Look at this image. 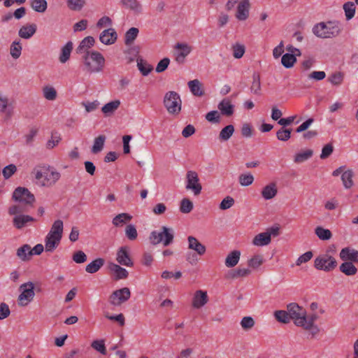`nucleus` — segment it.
I'll return each mask as SVG.
<instances>
[{
  "label": "nucleus",
  "instance_id": "79ce46f5",
  "mask_svg": "<svg viewBox=\"0 0 358 358\" xmlns=\"http://www.w3.org/2000/svg\"><path fill=\"white\" fill-rule=\"evenodd\" d=\"M313 154V152L310 149L302 150L295 155L294 162L296 164L303 163L310 159Z\"/></svg>",
  "mask_w": 358,
  "mask_h": 358
},
{
  "label": "nucleus",
  "instance_id": "c03bdc74",
  "mask_svg": "<svg viewBox=\"0 0 358 358\" xmlns=\"http://www.w3.org/2000/svg\"><path fill=\"white\" fill-rule=\"evenodd\" d=\"M105 141L106 136L104 135H99L95 138L92 148V152L94 154L100 152L103 148Z\"/></svg>",
  "mask_w": 358,
  "mask_h": 358
},
{
  "label": "nucleus",
  "instance_id": "c9c22d12",
  "mask_svg": "<svg viewBox=\"0 0 358 358\" xmlns=\"http://www.w3.org/2000/svg\"><path fill=\"white\" fill-rule=\"evenodd\" d=\"M353 263L354 262H344L339 266L340 271L348 276L355 275L357 272V269Z\"/></svg>",
  "mask_w": 358,
  "mask_h": 358
},
{
  "label": "nucleus",
  "instance_id": "a19ab883",
  "mask_svg": "<svg viewBox=\"0 0 358 358\" xmlns=\"http://www.w3.org/2000/svg\"><path fill=\"white\" fill-rule=\"evenodd\" d=\"M354 176V173L352 170L348 169L345 171L341 175V180L343 182V185L345 189L351 188L354 183L352 180V178Z\"/></svg>",
  "mask_w": 358,
  "mask_h": 358
},
{
  "label": "nucleus",
  "instance_id": "393cba45",
  "mask_svg": "<svg viewBox=\"0 0 358 358\" xmlns=\"http://www.w3.org/2000/svg\"><path fill=\"white\" fill-rule=\"evenodd\" d=\"M241 251L234 250L230 252L226 257L224 265L227 268H234L239 262L241 258Z\"/></svg>",
  "mask_w": 358,
  "mask_h": 358
},
{
  "label": "nucleus",
  "instance_id": "aec40b11",
  "mask_svg": "<svg viewBox=\"0 0 358 358\" xmlns=\"http://www.w3.org/2000/svg\"><path fill=\"white\" fill-rule=\"evenodd\" d=\"M339 257L343 262H358V250L346 247L343 248L339 254Z\"/></svg>",
  "mask_w": 358,
  "mask_h": 358
},
{
  "label": "nucleus",
  "instance_id": "a18cd8bd",
  "mask_svg": "<svg viewBox=\"0 0 358 358\" xmlns=\"http://www.w3.org/2000/svg\"><path fill=\"white\" fill-rule=\"evenodd\" d=\"M343 10L347 20L352 19L355 14L356 7L353 2L348 1L343 4Z\"/></svg>",
  "mask_w": 358,
  "mask_h": 358
},
{
  "label": "nucleus",
  "instance_id": "9d476101",
  "mask_svg": "<svg viewBox=\"0 0 358 358\" xmlns=\"http://www.w3.org/2000/svg\"><path fill=\"white\" fill-rule=\"evenodd\" d=\"M287 311L290 320H292L296 326L301 327L303 318L306 316V310L296 303H291L287 305Z\"/></svg>",
  "mask_w": 358,
  "mask_h": 358
},
{
  "label": "nucleus",
  "instance_id": "ea45409f",
  "mask_svg": "<svg viewBox=\"0 0 358 358\" xmlns=\"http://www.w3.org/2000/svg\"><path fill=\"white\" fill-rule=\"evenodd\" d=\"M22 50V45L19 40H15L12 42L10 46V54L14 59H18Z\"/></svg>",
  "mask_w": 358,
  "mask_h": 358
},
{
  "label": "nucleus",
  "instance_id": "dca6fc26",
  "mask_svg": "<svg viewBox=\"0 0 358 358\" xmlns=\"http://www.w3.org/2000/svg\"><path fill=\"white\" fill-rule=\"evenodd\" d=\"M13 106L8 96L0 90V115H5L10 117L13 113Z\"/></svg>",
  "mask_w": 358,
  "mask_h": 358
},
{
  "label": "nucleus",
  "instance_id": "338daca9",
  "mask_svg": "<svg viewBox=\"0 0 358 358\" xmlns=\"http://www.w3.org/2000/svg\"><path fill=\"white\" fill-rule=\"evenodd\" d=\"M277 138L282 141H287L291 137V130L281 128L276 133Z\"/></svg>",
  "mask_w": 358,
  "mask_h": 358
},
{
  "label": "nucleus",
  "instance_id": "5fc2aeb1",
  "mask_svg": "<svg viewBox=\"0 0 358 358\" xmlns=\"http://www.w3.org/2000/svg\"><path fill=\"white\" fill-rule=\"evenodd\" d=\"M231 50L234 57L240 59L243 56L245 52V47L243 44L236 43L232 45Z\"/></svg>",
  "mask_w": 358,
  "mask_h": 358
},
{
  "label": "nucleus",
  "instance_id": "39448f33",
  "mask_svg": "<svg viewBox=\"0 0 358 358\" xmlns=\"http://www.w3.org/2000/svg\"><path fill=\"white\" fill-rule=\"evenodd\" d=\"M164 105L168 113L178 115L182 108V100L178 93L174 91L166 92L164 97Z\"/></svg>",
  "mask_w": 358,
  "mask_h": 358
},
{
  "label": "nucleus",
  "instance_id": "2eb2a0df",
  "mask_svg": "<svg viewBox=\"0 0 358 358\" xmlns=\"http://www.w3.org/2000/svg\"><path fill=\"white\" fill-rule=\"evenodd\" d=\"M116 261L121 265L131 267L134 263L129 255V248L127 246L120 247L116 254Z\"/></svg>",
  "mask_w": 358,
  "mask_h": 358
},
{
  "label": "nucleus",
  "instance_id": "69168bd1",
  "mask_svg": "<svg viewBox=\"0 0 358 358\" xmlns=\"http://www.w3.org/2000/svg\"><path fill=\"white\" fill-rule=\"evenodd\" d=\"M234 203V199L231 196H227L222 199L220 203L219 208L220 210H225L232 207Z\"/></svg>",
  "mask_w": 358,
  "mask_h": 358
},
{
  "label": "nucleus",
  "instance_id": "2f4dec72",
  "mask_svg": "<svg viewBox=\"0 0 358 358\" xmlns=\"http://www.w3.org/2000/svg\"><path fill=\"white\" fill-rule=\"evenodd\" d=\"M187 85L191 92L194 96H201L203 95L204 92L202 89V84L199 80L195 79L193 80H190L188 82Z\"/></svg>",
  "mask_w": 358,
  "mask_h": 358
},
{
  "label": "nucleus",
  "instance_id": "052dcab7",
  "mask_svg": "<svg viewBox=\"0 0 358 358\" xmlns=\"http://www.w3.org/2000/svg\"><path fill=\"white\" fill-rule=\"evenodd\" d=\"M251 92L255 94H259L261 92L260 77L259 75H253V80L250 87Z\"/></svg>",
  "mask_w": 358,
  "mask_h": 358
},
{
  "label": "nucleus",
  "instance_id": "37998d69",
  "mask_svg": "<svg viewBox=\"0 0 358 358\" xmlns=\"http://www.w3.org/2000/svg\"><path fill=\"white\" fill-rule=\"evenodd\" d=\"M63 229V222L61 220H57L54 222L48 234L62 238Z\"/></svg>",
  "mask_w": 358,
  "mask_h": 358
},
{
  "label": "nucleus",
  "instance_id": "3c124183",
  "mask_svg": "<svg viewBox=\"0 0 358 358\" xmlns=\"http://www.w3.org/2000/svg\"><path fill=\"white\" fill-rule=\"evenodd\" d=\"M31 6L36 12L44 13L47 9L48 3L45 0H33Z\"/></svg>",
  "mask_w": 358,
  "mask_h": 358
},
{
  "label": "nucleus",
  "instance_id": "680f3d73",
  "mask_svg": "<svg viewBox=\"0 0 358 358\" xmlns=\"http://www.w3.org/2000/svg\"><path fill=\"white\" fill-rule=\"evenodd\" d=\"M193 209V203L187 198L182 199L180 206V210L182 213H189Z\"/></svg>",
  "mask_w": 358,
  "mask_h": 358
},
{
  "label": "nucleus",
  "instance_id": "603ef678",
  "mask_svg": "<svg viewBox=\"0 0 358 358\" xmlns=\"http://www.w3.org/2000/svg\"><path fill=\"white\" fill-rule=\"evenodd\" d=\"M137 66L140 72L144 76H148L153 69L152 65L149 64L148 62L143 61V59L137 62Z\"/></svg>",
  "mask_w": 358,
  "mask_h": 358
},
{
  "label": "nucleus",
  "instance_id": "774afa93",
  "mask_svg": "<svg viewBox=\"0 0 358 358\" xmlns=\"http://www.w3.org/2000/svg\"><path fill=\"white\" fill-rule=\"evenodd\" d=\"M100 105V103L99 101L95 100L94 101H86L83 102L82 106L85 107V111L87 113H92L94 110H96Z\"/></svg>",
  "mask_w": 358,
  "mask_h": 358
},
{
  "label": "nucleus",
  "instance_id": "0e129e2a",
  "mask_svg": "<svg viewBox=\"0 0 358 358\" xmlns=\"http://www.w3.org/2000/svg\"><path fill=\"white\" fill-rule=\"evenodd\" d=\"M328 81L334 85H340L343 81V74L336 72L329 77Z\"/></svg>",
  "mask_w": 358,
  "mask_h": 358
},
{
  "label": "nucleus",
  "instance_id": "412c9836",
  "mask_svg": "<svg viewBox=\"0 0 358 358\" xmlns=\"http://www.w3.org/2000/svg\"><path fill=\"white\" fill-rule=\"evenodd\" d=\"M188 241V248L189 250L195 251L196 255L202 256L206 253V248L204 245L200 243L197 238L194 236H189Z\"/></svg>",
  "mask_w": 358,
  "mask_h": 358
},
{
  "label": "nucleus",
  "instance_id": "7c9ffc66",
  "mask_svg": "<svg viewBox=\"0 0 358 358\" xmlns=\"http://www.w3.org/2000/svg\"><path fill=\"white\" fill-rule=\"evenodd\" d=\"M132 219V216L126 213H122L115 216L112 220V223L115 227H122L124 224L129 222Z\"/></svg>",
  "mask_w": 358,
  "mask_h": 358
},
{
  "label": "nucleus",
  "instance_id": "4be33fe9",
  "mask_svg": "<svg viewBox=\"0 0 358 358\" xmlns=\"http://www.w3.org/2000/svg\"><path fill=\"white\" fill-rule=\"evenodd\" d=\"M317 317L315 314L307 315L303 318L301 327L306 330H312V334L315 335L318 332V328L315 326L314 323Z\"/></svg>",
  "mask_w": 358,
  "mask_h": 358
},
{
  "label": "nucleus",
  "instance_id": "bb28decb",
  "mask_svg": "<svg viewBox=\"0 0 358 358\" xmlns=\"http://www.w3.org/2000/svg\"><path fill=\"white\" fill-rule=\"evenodd\" d=\"M37 27L35 24H26L20 27L18 35L24 39L31 38L36 31Z\"/></svg>",
  "mask_w": 358,
  "mask_h": 358
},
{
  "label": "nucleus",
  "instance_id": "c85d7f7f",
  "mask_svg": "<svg viewBox=\"0 0 358 358\" xmlns=\"http://www.w3.org/2000/svg\"><path fill=\"white\" fill-rule=\"evenodd\" d=\"M121 102L118 99L111 101L101 108V112L105 116L112 115L120 106Z\"/></svg>",
  "mask_w": 358,
  "mask_h": 358
},
{
  "label": "nucleus",
  "instance_id": "49530a36",
  "mask_svg": "<svg viewBox=\"0 0 358 358\" xmlns=\"http://www.w3.org/2000/svg\"><path fill=\"white\" fill-rule=\"evenodd\" d=\"M296 62V58L292 54L286 53L281 58V64L287 69L292 68Z\"/></svg>",
  "mask_w": 358,
  "mask_h": 358
},
{
  "label": "nucleus",
  "instance_id": "9b49d317",
  "mask_svg": "<svg viewBox=\"0 0 358 358\" xmlns=\"http://www.w3.org/2000/svg\"><path fill=\"white\" fill-rule=\"evenodd\" d=\"M186 189L192 190L195 196L199 195L202 189L199 182L198 173L194 171H188L186 174Z\"/></svg>",
  "mask_w": 358,
  "mask_h": 358
},
{
  "label": "nucleus",
  "instance_id": "cd10ccee",
  "mask_svg": "<svg viewBox=\"0 0 358 358\" xmlns=\"http://www.w3.org/2000/svg\"><path fill=\"white\" fill-rule=\"evenodd\" d=\"M109 269L114 275L115 280L125 279L128 277V271L120 265L112 263L109 265Z\"/></svg>",
  "mask_w": 358,
  "mask_h": 358
},
{
  "label": "nucleus",
  "instance_id": "6e6d98bb",
  "mask_svg": "<svg viewBox=\"0 0 358 358\" xmlns=\"http://www.w3.org/2000/svg\"><path fill=\"white\" fill-rule=\"evenodd\" d=\"M254 180V176L251 173H243L238 176V182L243 187L252 185Z\"/></svg>",
  "mask_w": 358,
  "mask_h": 358
},
{
  "label": "nucleus",
  "instance_id": "bf43d9fd",
  "mask_svg": "<svg viewBox=\"0 0 358 358\" xmlns=\"http://www.w3.org/2000/svg\"><path fill=\"white\" fill-rule=\"evenodd\" d=\"M125 236L130 241H134L138 237V232L134 224H128L125 227Z\"/></svg>",
  "mask_w": 358,
  "mask_h": 358
},
{
  "label": "nucleus",
  "instance_id": "de8ad7c7",
  "mask_svg": "<svg viewBox=\"0 0 358 358\" xmlns=\"http://www.w3.org/2000/svg\"><path fill=\"white\" fill-rule=\"evenodd\" d=\"M234 132V127L231 124L224 127L220 132L219 138L221 141H228Z\"/></svg>",
  "mask_w": 358,
  "mask_h": 358
},
{
  "label": "nucleus",
  "instance_id": "a878e982",
  "mask_svg": "<svg viewBox=\"0 0 358 358\" xmlns=\"http://www.w3.org/2000/svg\"><path fill=\"white\" fill-rule=\"evenodd\" d=\"M271 241V233L266 231L256 235L252 240V244L255 246L262 247L268 245Z\"/></svg>",
  "mask_w": 358,
  "mask_h": 358
},
{
  "label": "nucleus",
  "instance_id": "5701e85b",
  "mask_svg": "<svg viewBox=\"0 0 358 358\" xmlns=\"http://www.w3.org/2000/svg\"><path fill=\"white\" fill-rule=\"evenodd\" d=\"M61 237L48 234L45 238V250L46 252H53L59 245Z\"/></svg>",
  "mask_w": 358,
  "mask_h": 358
},
{
  "label": "nucleus",
  "instance_id": "423d86ee",
  "mask_svg": "<svg viewBox=\"0 0 358 358\" xmlns=\"http://www.w3.org/2000/svg\"><path fill=\"white\" fill-rule=\"evenodd\" d=\"M173 229L163 226L159 231H152L150 234V239L153 245L162 243L164 246H167L173 242Z\"/></svg>",
  "mask_w": 358,
  "mask_h": 358
},
{
  "label": "nucleus",
  "instance_id": "e433bc0d",
  "mask_svg": "<svg viewBox=\"0 0 358 358\" xmlns=\"http://www.w3.org/2000/svg\"><path fill=\"white\" fill-rule=\"evenodd\" d=\"M17 257L24 262L29 261L31 257V247L25 244L17 250Z\"/></svg>",
  "mask_w": 358,
  "mask_h": 358
},
{
  "label": "nucleus",
  "instance_id": "1a4fd4ad",
  "mask_svg": "<svg viewBox=\"0 0 358 358\" xmlns=\"http://www.w3.org/2000/svg\"><path fill=\"white\" fill-rule=\"evenodd\" d=\"M13 199L25 207L27 205H32L35 201L34 195L28 189L22 187H17L15 189L13 194Z\"/></svg>",
  "mask_w": 358,
  "mask_h": 358
},
{
  "label": "nucleus",
  "instance_id": "72a5a7b5",
  "mask_svg": "<svg viewBox=\"0 0 358 358\" xmlns=\"http://www.w3.org/2000/svg\"><path fill=\"white\" fill-rule=\"evenodd\" d=\"M121 3L124 8L135 13H139L142 10V6L138 0H121Z\"/></svg>",
  "mask_w": 358,
  "mask_h": 358
},
{
  "label": "nucleus",
  "instance_id": "b1692460",
  "mask_svg": "<svg viewBox=\"0 0 358 358\" xmlns=\"http://www.w3.org/2000/svg\"><path fill=\"white\" fill-rule=\"evenodd\" d=\"M278 194L277 185L275 182H271L265 185L262 191L261 195L265 200L273 199Z\"/></svg>",
  "mask_w": 358,
  "mask_h": 358
},
{
  "label": "nucleus",
  "instance_id": "4c0bfd02",
  "mask_svg": "<svg viewBox=\"0 0 358 358\" xmlns=\"http://www.w3.org/2000/svg\"><path fill=\"white\" fill-rule=\"evenodd\" d=\"M104 264V259L97 258L87 264L85 267L86 272L89 273H94L97 272Z\"/></svg>",
  "mask_w": 358,
  "mask_h": 358
},
{
  "label": "nucleus",
  "instance_id": "6e6552de",
  "mask_svg": "<svg viewBox=\"0 0 358 358\" xmlns=\"http://www.w3.org/2000/svg\"><path fill=\"white\" fill-rule=\"evenodd\" d=\"M314 266L317 270L329 272L337 266V262L329 252H326L315 258Z\"/></svg>",
  "mask_w": 358,
  "mask_h": 358
},
{
  "label": "nucleus",
  "instance_id": "09e8293b",
  "mask_svg": "<svg viewBox=\"0 0 358 358\" xmlns=\"http://www.w3.org/2000/svg\"><path fill=\"white\" fill-rule=\"evenodd\" d=\"M315 233L317 236L322 241L329 240L332 236V234L329 229H324L322 227H317L315 229Z\"/></svg>",
  "mask_w": 358,
  "mask_h": 358
},
{
  "label": "nucleus",
  "instance_id": "0eeeda50",
  "mask_svg": "<svg viewBox=\"0 0 358 358\" xmlns=\"http://www.w3.org/2000/svg\"><path fill=\"white\" fill-rule=\"evenodd\" d=\"M19 290L20 294L17 298V304L20 307L28 306L35 296L34 284L32 282H27L22 284Z\"/></svg>",
  "mask_w": 358,
  "mask_h": 358
},
{
  "label": "nucleus",
  "instance_id": "f704fd0d",
  "mask_svg": "<svg viewBox=\"0 0 358 358\" xmlns=\"http://www.w3.org/2000/svg\"><path fill=\"white\" fill-rule=\"evenodd\" d=\"M42 93L43 97L48 101H55L57 97V92L56 89L50 85H45L42 88Z\"/></svg>",
  "mask_w": 358,
  "mask_h": 358
},
{
  "label": "nucleus",
  "instance_id": "c756f323",
  "mask_svg": "<svg viewBox=\"0 0 358 358\" xmlns=\"http://www.w3.org/2000/svg\"><path fill=\"white\" fill-rule=\"evenodd\" d=\"M72 50L73 43L71 41H69L62 47L59 57L60 63L64 64L69 59Z\"/></svg>",
  "mask_w": 358,
  "mask_h": 358
},
{
  "label": "nucleus",
  "instance_id": "7ed1b4c3",
  "mask_svg": "<svg viewBox=\"0 0 358 358\" xmlns=\"http://www.w3.org/2000/svg\"><path fill=\"white\" fill-rule=\"evenodd\" d=\"M313 33L320 38H331L340 34L341 28L337 22H322L313 27Z\"/></svg>",
  "mask_w": 358,
  "mask_h": 358
},
{
  "label": "nucleus",
  "instance_id": "f257e3e1",
  "mask_svg": "<svg viewBox=\"0 0 358 358\" xmlns=\"http://www.w3.org/2000/svg\"><path fill=\"white\" fill-rule=\"evenodd\" d=\"M31 175L38 186L48 188L55 186L61 178V173L55 167L49 165L36 166Z\"/></svg>",
  "mask_w": 358,
  "mask_h": 358
},
{
  "label": "nucleus",
  "instance_id": "a211bd4d",
  "mask_svg": "<svg viewBox=\"0 0 358 358\" xmlns=\"http://www.w3.org/2000/svg\"><path fill=\"white\" fill-rule=\"evenodd\" d=\"M117 39V34L115 29L108 28L101 32L99 41L104 45H110L114 44Z\"/></svg>",
  "mask_w": 358,
  "mask_h": 358
},
{
  "label": "nucleus",
  "instance_id": "f8f14e48",
  "mask_svg": "<svg viewBox=\"0 0 358 358\" xmlns=\"http://www.w3.org/2000/svg\"><path fill=\"white\" fill-rule=\"evenodd\" d=\"M193 48L187 43H177L174 46V57L178 64H183Z\"/></svg>",
  "mask_w": 358,
  "mask_h": 358
},
{
  "label": "nucleus",
  "instance_id": "20e7f679",
  "mask_svg": "<svg viewBox=\"0 0 358 358\" xmlns=\"http://www.w3.org/2000/svg\"><path fill=\"white\" fill-rule=\"evenodd\" d=\"M83 60L87 71L91 73L100 72L105 64L103 56L97 51L87 52L83 56Z\"/></svg>",
  "mask_w": 358,
  "mask_h": 358
},
{
  "label": "nucleus",
  "instance_id": "4468645a",
  "mask_svg": "<svg viewBox=\"0 0 358 358\" xmlns=\"http://www.w3.org/2000/svg\"><path fill=\"white\" fill-rule=\"evenodd\" d=\"M209 301V297L206 291L203 289L196 290L192 297L191 306L194 309H201Z\"/></svg>",
  "mask_w": 358,
  "mask_h": 358
},
{
  "label": "nucleus",
  "instance_id": "473e14b6",
  "mask_svg": "<svg viewBox=\"0 0 358 358\" xmlns=\"http://www.w3.org/2000/svg\"><path fill=\"white\" fill-rule=\"evenodd\" d=\"M95 41L92 36H87L82 40L80 42L77 50L78 53H85L86 54L91 47L94 45Z\"/></svg>",
  "mask_w": 358,
  "mask_h": 358
},
{
  "label": "nucleus",
  "instance_id": "13d9d810",
  "mask_svg": "<svg viewBox=\"0 0 358 358\" xmlns=\"http://www.w3.org/2000/svg\"><path fill=\"white\" fill-rule=\"evenodd\" d=\"M255 320L250 316L243 317L240 322V324L243 329L245 331H249L255 326Z\"/></svg>",
  "mask_w": 358,
  "mask_h": 358
},
{
  "label": "nucleus",
  "instance_id": "864d4df0",
  "mask_svg": "<svg viewBox=\"0 0 358 358\" xmlns=\"http://www.w3.org/2000/svg\"><path fill=\"white\" fill-rule=\"evenodd\" d=\"M91 347L98 352L103 355H106L107 353L106 347L105 345L104 340H95L92 342Z\"/></svg>",
  "mask_w": 358,
  "mask_h": 358
},
{
  "label": "nucleus",
  "instance_id": "e2e57ef3",
  "mask_svg": "<svg viewBox=\"0 0 358 358\" xmlns=\"http://www.w3.org/2000/svg\"><path fill=\"white\" fill-rule=\"evenodd\" d=\"M68 7L72 10H80L85 3V0H66Z\"/></svg>",
  "mask_w": 358,
  "mask_h": 358
},
{
  "label": "nucleus",
  "instance_id": "f03ea898",
  "mask_svg": "<svg viewBox=\"0 0 358 358\" xmlns=\"http://www.w3.org/2000/svg\"><path fill=\"white\" fill-rule=\"evenodd\" d=\"M27 210V207L20 203L9 207L8 213L13 216V224L16 229H21L27 227L28 223L35 221L33 217L24 214Z\"/></svg>",
  "mask_w": 358,
  "mask_h": 358
},
{
  "label": "nucleus",
  "instance_id": "ddd939ff",
  "mask_svg": "<svg viewBox=\"0 0 358 358\" xmlns=\"http://www.w3.org/2000/svg\"><path fill=\"white\" fill-rule=\"evenodd\" d=\"M131 296V292L128 287H124L114 291L109 298L110 303L113 306H120L127 301Z\"/></svg>",
  "mask_w": 358,
  "mask_h": 358
},
{
  "label": "nucleus",
  "instance_id": "6ab92c4d",
  "mask_svg": "<svg viewBox=\"0 0 358 358\" xmlns=\"http://www.w3.org/2000/svg\"><path fill=\"white\" fill-rule=\"evenodd\" d=\"M234 108L235 106L229 97L223 99L217 105L220 114L227 117H230L234 114Z\"/></svg>",
  "mask_w": 358,
  "mask_h": 358
},
{
  "label": "nucleus",
  "instance_id": "58836bf2",
  "mask_svg": "<svg viewBox=\"0 0 358 358\" xmlns=\"http://www.w3.org/2000/svg\"><path fill=\"white\" fill-rule=\"evenodd\" d=\"M138 33V29L136 27H131L127 30L124 35L125 45L127 46L132 45L137 38Z\"/></svg>",
  "mask_w": 358,
  "mask_h": 358
},
{
  "label": "nucleus",
  "instance_id": "f3484780",
  "mask_svg": "<svg viewBox=\"0 0 358 358\" xmlns=\"http://www.w3.org/2000/svg\"><path fill=\"white\" fill-rule=\"evenodd\" d=\"M250 6L249 0L239 1L235 13L236 18L239 21L246 20L249 17Z\"/></svg>",
  "mask_w": 358,
  "mask_h": 358
},
{
  "label": "nucleus",
  "instance_id": "4d7b16f0",
  "mask_svg": "<svg viewBox=\"0 0 358 358\" xmlns=\"http://www.w3.org/2000/svg\"><path fill=\"white\" fill-rule=\"evenodd\" d=\"M274 316L276 320L284 324H287L290 321V317L288 311L276 310L274 313Z\"/></svg>",
  "mask_w": 358,
  "mask_h": 358
},
{
  "label": "nucleus",
  "instance_id": "8fccbe9b",
  "mask_svg": "<svg viewBox=\"0 0 358 358\" xmlns=\"http://www.w3.org/2000/svg\"><path fill=\"white\" fill-rule=\"evenodd\" d=\"M264 263V257L262 255H255L248 261V265L250 268H258Z\"/></svg>",
  "mask_w": 358,
  "mask_h": 358
}]
</instances>
